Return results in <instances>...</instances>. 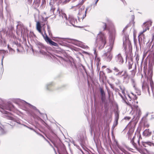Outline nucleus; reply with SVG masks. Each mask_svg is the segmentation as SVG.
<instances>
[{"label":"nucleus","instance_id":"nucleus-1","mask_svg":"<svg viewBox=\"0 0 154 154\" xmlns=\"http://www.w3.org/2000/svg\"><path fill=\"white\" fill-rule=\"evenodd\" d=\"M115 36V32H114L113 33H110L109 35V41L110 45L109 46L107 47L109 48L107 52L104 53L103 55V59L106 61L109 62L112 59V55L110 53V51L112 49V46L113 44V42L114 40Z\"/></svg>","mask_w":154,"mask_h":154},{"label":"nucleus","instance_id":"nucleus-2","mask_svg":"<svg viewBox=\"0 0 154 154\" xmlns=\"http://www.w3.org/2000/svg\"><path fill=\"white\" fill-rule=\"evenodd\" d=\"M96 43L99 48H103L106 43V36L102 32L99 33L97 36Z\"/></svg>","mask_w":154,"mask_h":154},{"label":"nucleus","instance_id":"nucleus-3","mask_svg":"<svg viewBox=\"0 0 154 154\" xmlns=\"http://www.w3.org/2000/svg\"><path fill=\"white\" fill-rule=\"evenodd\" d=\"M36 28L38 32L42 34L45 41L48 42L50 45L56 47H57L58 45L57 43L52 41L46 35H44L42 32L41 29V26L40 23L39 22H37L36 24Z\"/></svg>","mask_w":154,"mask_h":154},{"label":"nucleus","instance_id":"nucleus-4","mask_svg":"<svg viewBox=\"0 0 154 154\" xmlns=\"http://www.w3.org/2000/svg\"><path fill=\"white\" fill-rule=\"evenodd\" d=\"M88 9V8L85 9V7L83 6L80 7L79 9V12L78 13V18L79 20L81 19L82 20L86 16V11Z\"/></svg>","mask_w":154,"mask_h":154},{"label":"nucleus","instance_id":"nucleus-5","mask_svg":"<svg viewBox=\"0 0 154 154\" xmlns=\"http://www.w3.org/2000/svg\"><path fill=\"white\" fill-rule=\"evenodd\" d=\"M120 89L122 92L123 95V96L121 95V94H120L119 93V94L122 98L123 100H124V101L126 103H127V101L128 100L131 101V98H132V96H130V95L128 94H127V96L128 97V98H127L126 96V94L125 93V88L124 87H121Z\"/></svg>","mask_w":154,"mask_h":154},{"label":"nucleus","instance_id":"nucleus-6","mask_svg":"<svg viewBox=\"0 0 154 154\" xmlns=\"http://www.w3.org/2000/svg\"><path fill=\"white\" fill-rule=\"evenodd\" d=\"M151 25L152 22H148L144 23L143 25V31L140 32L139 36L142 35L147 30H148L149 27L151 26Z\"/></svg>","mask_w":154,"mask_h":154},{"label":"nucleus","instance_id":"nucleus-7","mask_svg":"<svg viewBox=\"0 0 154 154\" xmlns=\"http://www.w3.org/2000/svg\"><path fill=\"white\" fill-rule=\"evenodd\" d=\"M113 70L114 71V74L116 75L120 76L122 74L123 71L119 72V70L117 68L115 67L113 69Z\"/></svg>","mask_w":154,"mask_h":154},{"label":"nucleus","instance_id":"nucleus-8","mask_svg":"<svg viewBox=\"0 0 154 154\" xmlns=\"http://www.w3.org/2000/svg\"><path fill=\"white\" fill-rule=\"evenodd\" d=\"M100 92L101 96V100L102 101H104L105 99V93L104 92L103 89L101 88H100Z\"/></svg>","mask_w":154,"mask_h":154},{"label":"nucleus","instance_id":"nucleus-9","mask_svg":"<svg viewBox=\"0 0 154 154\" xmlns=\"http://www.w3.org/2000/svg\"><path fill=\"white\" fill-rule=\"evenodd\" d=\"M116 59L118 62L120 63L123 62V60L120 54H119L116 57Z\"/></svg>","mask_w":154,"mask_h":154},{"label":"nucleus","instance_id":"nucleus-10","mask_svg":"<svg viewBox=\"0 0 154 154\" xmlns=\"http://www.w3.org/2000/svg\"><path fill=\"white\" fill-rule=\"evenodd\" d=\"M151 134V132H149V130H145L143 132V136L146 137H149L150 136Z\"/></svg>","mask_w":154,"mask_h":154},{"label":"nucleus","instance_id":"nucleus-11","mask_svg":"<svg viewBox=\"0 0 154 154\" xmlns=\"http://www.w3.org/2000/svg\"><path fill=\"white\" fill-rule=\"evenodd\" d=\"M134 112H136V115L137 117L139 116L141 114V112L140 109V108L137 106L136 108V109Z\"/></svg>","mask_w":154,"mask_h":154},{"label":"nucleus","instance_id":"nucleus-12","mask_svg":"<svg viewBox=\"0 0 154 154\" xmlns=\"http://www.w3.org/2000/svg\"><path fill=\"white\" fill-rule=\"evenodd\" d=\"M38 47L40 49H45V47L42 44L40 43H38Z\"/></svg>","mask_w":154,"mask_h":154},{"label":"nucleus","instance_id":"nucleus-13","mask_svg":"<svg viewBox=\"0 0 154 154\" xmlns=\"http://www.w3.org/2000/svg\"><path fill=\"white\" fill-rule=\"evenodd\" d=\"M78 45L79 46L84 48H88V47L87 46L85 45L84 44H83L81 42L78 43Z\"/></svg>","mask_w":154,"mask_h":154},{"label":"nucleus","instance_id":"nucleus-14","mask_svg":"<svg viewBox=\"0 0 154 154\" xmlns=\"http://www.w3.org/2000/svg\"><path fill=\"white\" fill-rule=\"evenodd\" d=\"M152 144L150 142H143V145L145 146H146V145L151 146Z\"/></svg>","mask_w":154,"mask_h":154},{"label":"nucleus","instance_id":"nucleus-15","mask_svg":"<svg viewBox=\"0 0 154 154\" xmlns=\"http://www.w3.org/2000/svg\"><path fill=\"white\" fill-rule=\"evenodd\" d=\"M62 17L63 19L64 20V21L65 20H66V23H67L66 21L67 20V18L66 14H63Z\"/></svg>","mask_w":154,"mask_h":154},{"label":"nucleus","instance_id":"nucleus-16","mask_svg":"<svg viewBox=\"0 0 154 154\" xmlns=\"http://www.w3.org/2000/svg\"><path fill=\"white\" fill-rule=\"evenodd\" d=\"M40 53L44 55H46L47 53L44 51L43 49H40L39 51Z\"/></svg>","mask_w":154,"mask_h":154},{"label":"nucleus","instance_id":"nucleus-17","mask_svg":"<svg viewBox=\"0 0 154 154\" xmlns=\"http://www.w3.org/2000/svg\"><path fill=\"white\" fill-rule=\"evenodd\" d=\"M128 41V40L127 37L125 38V40L123 42V45L125 48L126 47L127 42Z\"/></svg>","mask_w":154,"mask_h":154},{"label":"nucleus","instance_id":"nucleus-18","mask_svg":"<svg viewBox=\"0 0 154 154\" xmlns=\"http://www.w3.org/2000/svg\"><path fill=\"white\" fill-rule=\"evenodd\" d=\"M122 76H123V78L124 79H125L127 77L128 74L126 71H125Z\"/></svg>","mask_w":154,"mask_h":154},{"label":"nucleus","instance_id":"nucleus-19","mask_svg":"<svg viewBox=\"0 0 154 154\" xmlns=\"http://www.w3.org/2000/svg\"><path fill=\"white\" fill-rule=\"evenodd\" d=\"M102 26H103V30H105L106 28V24L105 23H102Z\"/></svg>","mask_w":154,"mask_h":154},{"label":"nucleus","instance_id":"nucleus-20","mask_svg":"<svg viewBox=\"0 0 154 154\" xmlns=\"http://www.w3.org/2000/svg\"><path fill=\"white\" fill-rule=\"evenodd\" d=\"M119 119V115L118 114L116 115V116L115 121L116 122V125L117 124V122Z\"/></svg>","mask_w":154,"mask_h":154},{"label":"nucleus","instance_id":"nucleus-21","mask_svg":"<svg viewBox=\"0 0 154 154\" xmlns=\"http://www.w3.org/2000/svg\"><path fill=\"white\" fill-rule=\"evenodd\" d=\"M51 85H52L51 83H49V84H47L46 85V89L48 90H49V87H50V86H51Z\"/></svg>","mask_w":154,"mask_h":154},{"label":"nucleus","instance_id":"nucleus-22","mask_svg":"<svg viewBox=\"0 0 154 154\" xmlns=\"http://www.w3.org/2000/svg\"><path fill=\"white\" fill-rule=\"evenodd\" d=\"M56 38V41H61L62 39H63V38Z\"/></svg>","mask_w":154,"mask_h":154},{"label":"nucleus","instance_id":"nucleus-23","mask_svg":"<svg viewBox=\"0 0 154 154\" xmlns=\"http://www.w3.org/2000/svg\"><path fill=\"white\" fill-rule=\"evenodd\" d=\"M2 112L3 113L7 114V112L5 111L3 109H2V110L0 111Z\"/></svg>","mask_w":154,"mask_h":154},{"label":"nucleus","instance_id":"nucleus-24","mask_svg":"<svg viewBox=\"0 0 154 154\" xmlns=\"http://www.w3.org/2000/svg\"><path fill=\"white\" fill-rule=\"evenodd\" d=\"M106 71L108 73H110L112 72V71L109 69H106Z\"/></svg>","mask_w":154,"mask_h":154},{"label":"nucleus","instance_id":"nucleus-25","mask_svg":"<svg viewBox=\"0 0 154 154\" xmlns=\"http://www.w3.org/2000/svg\"><path fill=\"white\" fill-rule=\"evenodd\" d=\"M131 94H132V95L134 97H133V98H134V99H136L137 98V97H136V96L135 95H134V94L131 93Z\"/></svg>","mask_w":154,"mask_h":154},{"label":"nucleus","instance_id":"nucleus-26","mask_svg":"<svg viewBox=\"0 0 154 154\" xmlns=\"http://www.w3.org/2000/svg\"><path fill=\"white\" fill-rule=\"evenodd\" d=\"M99 0H96V1L95 2V5H96L97 2H98Z\"/></svg>","mask_w":154,"mask_h":154},{"label":"nucleus","instance_id":"nucleus-27","mask_svg":"<svg viewBox=\"0 0 154 154\" xmlns=\"http://www.w3.org/2000/svg\"><path fill=\"white\" fill-rule=\"evenodd\" d=\"M23 101L24 102H25V103H26L27 104H28L29 105H30L29 104V103H27L26 102H25V101Z\"/></svg>","mask_w":154,"mask_h":154},{"label":"nucleus","instance_id":"nucleus-28","mask_svg":"<svg viewBox=\"0 0 154 154\" xmlns=\"http://www.w3.org/2000/svg\"><path fill=\"white\" fill-rule=\"evenodd\" d=\"M3 59V57L2 58V60Z\"/></svg>","mask_w":154,"mask_h":154},{"label":"nucleus","instance_id":"nucleus-29","mask_svg":"<svg viewBox=\"0 0 154 154\" xmlns=\"http://www.w3.org/2000/svg\"><path fill=\"white\" fill-rule=\"evenodd\" d=\"M153 39H154V35H153Z\"/></svg>","mask_w":154,"mask_h":154},{"label":"nucleus","instance_id":"nucleus-30","mask_svg":"<svg viewBox=\"0 0 154 154\" xmlns=\"http://www.w3.org/2000/svg\"><path fill=\"white\" fill-rule=\"evenodd\" d=\"M30 128V129H31L32 130V128Z\"/></svg>","mask_w":154,"mask_h":154},{"label":"nucleus","instance_id":"nucleus-31","mask_svg":"<svg viewBox=\"0 0 154 154\" xmlns=\"http://www.w3.org/2000/svg\"><path fill=\"white\" fill-rule=\"evenodd\" d=\"M103 67H106L105 66H103Z\"/></svg>","mask_w":154,"mask_h":154},{"label":"nucleus","instance_id":"nucleus-32","mask_svg":"<svg viewBox=\"0 0 154 154\" xmlns=\"http://www.w3.org/2000/svg\"><path fill=\"white\" fill-rule=\"evenodd\" d=\"M153 144V145L154 146V144Z\"/></svg>","mask_w":154,"mask_h":154}]
</instances>
